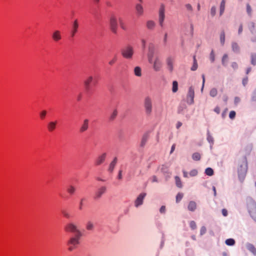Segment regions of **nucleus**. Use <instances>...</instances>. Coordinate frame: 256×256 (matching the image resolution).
<instances>
[{"label": "nucleus", "mask_w": 256, "mask_h": 256, "mask_svg": "<svg viewBox=\"0 0 256 256\" xmlns=\"http://www.w3.org/2000/svg\"><path fill=\"white\" fill-rule=\"evenodd\" d=\"M228 62V56L226 54L224 55L222 58V64L224 66H226Z\"/></svg>", "instance_id": "34"}, {"label": "nucleus", "mask_w": 256, "mask_h": 256, "mask_svg": "<svg viewBox=\"0 0 256 256\" xmlns=\"http://www.w3.org/2000/svg\"><path fill=\"white\" fill-rule=\"evenodd\" d=\"M119 24L122 29L124 30H127L126 24L124 20L121 18H119Z\"/></svg>", "instance_id": "26"}, {"label": "nucleus", "mask_w": 256, "mask_h": 256, "mask_svg": "<svg viewBox=\"0 0 256 256\" xmlns=\"http://www.w3.org/2000/svg\"><path fill=\"white\" fill-rule=\"evenodd\" d=\"M205 173L206 175L210 176L214 174V171L212 168H209L206 170Z\"/></svg>", "instance_id": "39"}, {"label": "nucleus", "mask_w": 256, "mask_h": 256, "mask_svg": "<svg viewBox=\"0 0 256 256\" xmlns=\"http://www.w3.org/2000/svg\"><path fill=\"white\" fill-rule=\"evenodd\" d=\"M236 116V112L234 111H231L230 113L229 116L231 119L234 118Z\"/></svg>", "instance_id": "53"}, {"label": "nucleus", "mask_w": 256, "mask_h": 256, "mask_svg": "<svg viewBox=\"0 0 256 256\" xmlns=\"http://www.w3.org/2000/svg\"><path fill=\"white\" fill-rule=\"evenodd\" d=\"M246 12L248 15L251 16L252 10L249 4L246 5Z\"/></svg>", "instance_id": "47"}, {"label": "nucleus", "mask_w": 256, "mask_h": 256, "mask_svg": "<svg viewBox=\"0 0 256 256\" xmlns=\"http://www.w3.org/2000/svg\"><path fill=\"white\" fill-rule=\"evenodd\" d=\"M175 182L178 187L180 188H182V184L180 177H175Z\"/></svg>", "instance_id": "30"}, {"label": "nucleus", "mask_w": 256, "mask_h": 256, "mask_svg": "<svg viewBox=\"0 0 256 256\" xmlns=\"http://www.w3.org/2000/svg\"><path fill=\"white\" fill-rule=\"evenodd\" d=\"M246 248L253 255L256 256V248L255 246L250 242H246L245 244Z\"/></svg>", "instance_id": "15"}, {"label": "nucleus", "mask_w": 256, "mask_h": 256, "mask_svg": "<svg viewBox=\"0 0 256 256\" xmlns=\"http://www.w3.org/2000/svg\"><path fill=\"white\" fill-rule=\"evenodd\" d=\"M52 38L56 42H58L62 39V32L59 30H55L52 34Z\"/></svg>", "instance_id": "12"}, {"label": "nucleus", "mask_w": 256, "mask_h": 256, "mask_svg": "<svg viewBox=\"0 0 256 256\" xmlns=\"http://www.w3.org/2000/svg\"><path fill=\"white\" fill-rule=\"evenodd\" d=\"M236 242L235 240L233 238H228L226 239L225 241V244L227 246H233L235 244Z\"/></svg>", "instance_id": "27"}, {"label": "nucleus", "mask_w": 256, "mask_h": 256, "mask_svg": "<svg viewBox=\"0 0 256 256\" xmlns=\"http://www.w3.org/2000/svg\"><path fill=\"white\" fill-rule=\"evenodd\" d=\"M210 60H211V62H213L214 61L215 56H214V52L213 50H212V52H211L210 54Z\"/></svg>", "instance_id": "46"}, {"label": "nucleus", "mask_w": 256, "mask_h": 256, "mask_svg": "<svg viewBox=\"0 0 256 256\" xmlns=\"http://www.w3.org/2000/svg\"><path fill=\"white\" fill-rule=\"evenodd\" d=\"M88 123H89L88 120L85 119L84 120V122H83L82 124V126L80 128V132H84L88 129Z\"/></svg>", "instance_id": "21"}, {"label": "nucleus", "mask_w": 256, "mask_h": 256, "mask_svg": "<svg viewBox=\"0 0 256 256\" xmlns=\"http://www.w3.org/2000/svg\"><path fill=\"white\" fill-rule=\"evenodd\" d=\"M247 208L248 212L250 214L256 212V202L251 198L246 199Z\"/></svg>", "instance_id": "6"}, {"label": "nucleus", "mask_w": 256, "mask_h": 256, "mask_svg": "<svg viewBox=\"0 0 256 256\" xmlns=\"http://www.w3.org/2000/svg\"><path fill=\"white\" fill-rule=\"evenodd\" d=\"M188 210L194 212L197 208V204L194 200H190L188 202L187 207Z\"/></svg>", "instance_id": "17"}, {"label": "nucleus", "mask_w": 256, "mask_h": 256, "mask_svg": "<svg viewBox=\"0 0 256 256\" xmlns=\"http://www.w3.org/2000/svg\"><path fill=\"white\" fill-rule=\"evenodd\" d=\"M144 106L147 114H150L152 111V100L150 97H146L144 100Z\"/></svg>", "instance_id": "10"}, {"label": "nucleus", "mask_w": 256, "mask_h": 256, "mask_svg": "<svg viewBox=\"0 0 256 256\" xmlns=\"http://www.w3.org/2000/svg\"><path fill=\"white\" fill-rule=\"evenodd\" d=\"M216 13V8L215 6H212L210 10V14L212 16H214Z\"/></svg>", "instance_id": "52"}, {"label": "nucleus", "mask_w": 256, "mask_h": 256, "mask_svg": "<svg viewBox=\"0 0 256 256\" xmlns=\"http://www.w3.org/2000/svg\"><path fill=\"white\" fill-rule=\"evenodd\" d=\"M184 194L182 192H178L177 195L176 196V202L179 203L182 200L183 198Z\"/></svg>", "instance_id": "31"}, {"label": "nucleus", "mask_w": 256, "mask_h": 256, "mask_svg": "<svg viewBox=\"0 0 256 256\" xmlns=\"http://www.w3.org/2000/svg\"><path fill=\"white\" fill-rule=\"evenodd\" d=\"M65 230L66 231L74 232L76 234L82 236L81 232L78 228L72 222L68 224L65 227Z\"/></svg>", "instance_id": "8"}, {"label": "nucleus", "mask_w": 256, "mask_h": 256, "mask_svg": "<svg viewBox=\"0 0 256 256\" xmlns=\"http://www.w3.org/2000/svg\"><path fill=\"white\" fill-rule=\"evenodd\" d=\"M110 25L112 32L116 34L117 32L118 22L117 18L115 16H111L110 20Z\"/></svg>", "instance_id": "9"}, {"label": "nucleus", "mask_w": 256, "mask_h": 256, "mask_svg": "<svg viewBox=\"0 0 256 256\" xmlns=\"http://www.w3.org/2000/svg\"><path fill=\"white\" fill-rule=\"evenodd\" d=\"M208 140L209 142H212V138L210 136H208Z\"/></svg>", "instance_id": "64"}, {"label": "nucleus", "mask_w": 256, "mask_h": 256, "mask_svg": "<svg viewBox=\"0 0 256 256\" xmlns=\"http://www.w3.org/2000/svg\"><path fill=\"white\" fill-rule=\"evenodd\" d=\"M232 50L234 52H239V46H238V44L236 43V42H233L232 44Z\"/></svg>", "instance_id": "37"}, {"label": "nucleus", "mask_w": 256, "mask_h": 256, "mask_svg": "<svg viewBox=\"0 0 256 256\" xmlns=\"http://www.w3.org/2000/svg\"><path fill=\"white\" fill-rule=\"evenodd\" d=\"M198 174V172L196 170H193L190 172V175L192 176H194Z\"/></svg>", "instance_id": "61"}, {"label": "nucleus", "mask_w": 256, "mask_h": 256, "mask_svg": "<svg viewBox=\"0 0 256 256\" xmlns=\"http://www.w3.org/2000/svg\"><path fill=\"white\" fill-rule=\"evenodd\" d=\"M222 215L224 216H227L228 215V210L226 209H225V208H223L222 210Z\"/></svg>", "instance_id": "54"}, {"label": "nucleus", "mask_w": 256, "mask_h": 256, "mask_svg": "<svg viewBox=\"0 0 256 256\" xmlns=\"http://www.w3.org/2000/svg\"><path fill=\"white\" fill-rule=\"evenodd\" d=\"M248 82V78L246 77L243 79L242 80V84L244 86H246Z\"/></svg>", "instance_id": "57"}, {"label": "nucleus", "mask_w": 256, "mask_h": 256, "mask_svg": "<svg viewBox=\"0 0 256 256\" xmlns=\"http://www.w3.org/2000/svg\"><path fill=\"white\" fill-rule=\"evenodd\" d=\"M78 22L77 20H76L73 23L72 30L71 31V35L73 37L75 36L77 32L78 29Z\"/></svg>", "instance_id": "20"}, {"label": "nucleus", "mask_w": 256, "mask_h": 256, "mask_svg": "<svg viewBox=\"0 0 256 256\" xmlns=\"http://www.w3.org/2000/svg\"><path fill=\"white\" fill-rule=\"evenodd\" d=\"M220 43L222 45H224L225 42V34L224 32L223 31L221 32L220 35Z\"/></svg>", "instance_id": "35"}, {"label": "nucleus", "mask_w": 256, "mask_h": 256, "mask_svg": "<svg viewBox=\"0 0 256 256\" xmlns=\"http://www.w3.org/2000/svg\"><path fill=\"white\" fill-rule=\"evenodd\" d=\"M206 228L204 226H202L200 230V236H202L206 233Z\"/></svg>", "instance_id": "44"}, {"label": "nucleus", "mask_w": 256, "mask_h": 256, "mask_svg": "<svg viewBox=\"0 0 256 256\" xmlns=\"http://www.w3.org/2000/svg\"><path fill=\"white\" fill-rule=\"evenodd\" d=\"M154 47L152 44L148 46V59L150 64L152 65V68L156 72L160 70L162 63L160 58L156 55L154 56Z\"/></svg>", "instance_id": "1"}, {"label": "nucleus", "mask_w": 256, "mask_h": 256, "mask_svg": "<svg viewBox=\"0 0 256 256\" xmlns=\"http://www.w3.org/2000/svg\"><path fill=\"white\" fill-rule=\"evenodd\" d=\"M134 74L137 76H142V70L139 66H136L134 69Z\"/></svg>", "instance_id": "28"}, {"label": "nucleus", "mask_w": 256, "mask_h": 256, "mask_svg": "<svg viewBox=\"0 0 256 256\" xmlns=\"http://www.w3.org/2000/svg\"><path fill=\"white\" fill-rule=\"evenodd\" d=\"M141 42L142 44V46L144 48H145L146 45V40L144 39H142Z\"/></svg>", "instance_id": "58"}, {"label": "nucleus", "mask_w": 256, "mask_h": 256, "mask_svg": "<svg viewBox=\"0 0 256 256\" xmlns=\"http://www.w3.org/2000/svg\"><path fill=\"white\" fill-rule=\"evenodd\" d=\"M247 170V165L245 162H243L238 168V174L240 176L245 175Z\"/></svg>", "instance_id": "14"}, {"label": "nucleus", "mask_w": 256, "mask_h": 256, "mask_svg": "<svg viewBox=\"0 0 256 256\" xmlns=\"http://www.w3.org/2000/svg\"><path fill=\"white\" fill-rule=\"evenodd\" d=\"M58 122L56 120L50 122L48 123L47 126V128L48 132H52L56 128Z\"/></svg>", "instance_id": "19"}, {"label": "nucleus", "mask_w": 256, "mask_h": 256, "mask_svg": "<svg viewBox=\"0 0 256 256\" xmlns=\"http://www.w3.org/2000/svg\"><path fill=\"white\" fill-rule=\"evenodd\" d=\"M148 133L145 134L142 137L140 145L142 146H143L146 144L148 140Z\"/></svg>", "instance_id": "25"}, {"label": "nucleus", "mask_w": 256, "mask_h": 256, "mask_svg": "<svg viewBox=\"0 0 256 256\" xmlns=\"http://www.w3.org/2000/svg\"><path fill=\"white\" fill-rule=\"evenodd\" d=\"M218 93L217 90L215 88H212L210 92V96L214 97L216 96Z\"/></svg>", "instance_id": "41"}, {"label": "nucleus", "mask_w": 256, "mask_h": 256, "mask_svg": "<svg viewBox=\"0 0 256 256\" xmlns=\"http://www.w3.org/2000/svg\"><path fill=\"white\" fill-rule=\"evenodd\" d=\"M252 64L254 65L256 64V54L252 55Z\"/></svg>", "instance_id": "49"}, {"label": "nucleus", "mask_w": 256, "mask_h": 256, "mask_svg": "<svg viewBox=\"0 0 256 256\" xmlns=\"http://www.w3.org/2000/svg\"><path fill=\"white\" fill-rule=\"evenodd\" d=\"M185 7L186 9L187 10L189 11V12H192V6H191V4H187L185 5Z\"/></svg>", "instance_id": "48"}, {"label": "nucleus", "mask_w": 256, "mask_h": 256, "mask_svg": "<svg viewBox=\"0 0 256 256\" xmlns=\"http://www.w3.org/2000/svg\"><path fill=\"white\" fill-rule=\"evenodd\" d=\"M97 82L96 77L92 76H88L86 80H84V88L86 91L90 90L91 85L94 86Z\"/></svg>", "instance_id": "5"}, {"label": "nucleus", "mask_w": 256, "mask_h": 256, "mask_svg": "<svg viewBox=\"0 0 256 256\" xmlns=\"http://www.w3.org/2000/svg\"><path fill=\"white\" fill-rule=\"evenodd\" d=\"M252 218L256 222V212H254L250 214Z\"/></svg>", "instance_id": "55"}, {"label": "nucleus", "mask_w": 256, "mask_h": 256, "mask_svg": "<svg viewBox=\"0 0 256 256\" xmlns=\"http://www.w3.org/2000/svg\"><path fill=\"white\" fill-rule=\"evenodd\" d=\"M194 88L192 86L189 88L187 95V102L189 104H192L194 102Z\"/></svg>", "instance_id": "13"}, {"label": "nucleus", "mask_w": 256, "mask_h": 256, "mask_svg": "<svg viewBox=\"0 0 256 256\" xmlns=\"http://www.w3.org/2000/svg\"><path fill=\"white\" fill-rule=\"evenodd\" d=\"M150 180L152 182H160L157 177H153L152 178L150 179Z\"/></svg>", "instance_id": "50"}, {"label": "nucleus", "mask_w": 256, "mask_h": 256, "mask_svg": "<svg viewBox=\"0 0 256 256\" xmlns=\"http://www.w3.org/2000/svg\"><path fill=\"white\" fill-rule=\"evenodd\" d=\"M122 55L126 59H132L134 53V48L130 45H128L122 48Z\"/></svg>", "instance_id": "3"}, {"label": "nucleus", "mask_w": 256, "mask_h": 256, "mask_svg": "<svg viewBox=\"0 0 256 256\" xmlns=\"http://www.w3.org/2000/svg\"><path fill=\"white\" fill-rule=\"evenodd\" d=\"M202 91L203 90L204 84V82H205V78H204V74L202 75Z\"/></svg>", "instance_id": "62"}, {"label": "nucleus", "mask_w": 256, "mask_h": 256, "mask_svg": "<svg viewBox=\"0 0 256 256\" xmlns=\"http://www.w3.org/2000/svg\"><path fill=\"white\" fill-rule=\"evenodd\" d=\"M106 156L107 154L106 152H104L99 155L95 160L94 164L96 166H98L102 164L105 162Z\"/></svg>", "instance_id": "11"}, {"label": "nucleus", "mask_w": 256, "mask_h": 256, "mask_svg": "<svg viewBox=\"0 0 256 256\" xmlns=\"http://www.w3.org/2000/svg\"><path fill=\"white\" fill-rule=\"evenodd\" d=\"M116 61V58H113L112 60L109 62V64L111 66L113 65Z\"/></svg>", "instance_id": "56"}, {"label": "nucleus", "mask_w": 256, "mask_h": 256, "mask_svg": "<svg viewBox=\"0 0 256 256\" xmlns=\"http://www.w3.org/2000/svg\"><path fill=\"white\" fill-rule=\"evenodd\" d=\"M94 228V224L92 222H91L90 221H88V222H87L86 224V228L87 230H91L93 229Z\"/></svg>", "instance_id": "32"}, {"label": "nucleus", "mask_w": 256, "mask_h": 256, "mask_svg": "<svg viewBox=\"0 0 256 256\" xmlns=\"http://www.w3.org/2000/svg\"><path fill=\"white\" fill-rule=\"evenodd\" d=\"M106 191V188L105 187H102L98 189L96 192V195L94 196L95 199H98L101 197L102 194L105 192Z\"/></svg>", "instance_id": "23"}, {"label": "nucleus", "mask_w": 256, "mask_h": 256, "mask_svg": "<svg viewBox=\"0 0 256 256\" xmlns=\"http://www.w3.org/2000/svg\"><path fill=\"white\" fill-rule=\"evenodd\" d=\"M146 196V192H142L138 195L134 202V205L136 208H138L144 204V200Z\"/></svg>", "instance_id": "7"}, {"label": "nucleus", "mask_w": 256, "mask_h": 256, "mask_svg": "<svg viewBox=\"0 0 256 256\" xmlns=\"http://www.w3.org/2000/svg\"><path fill=\"white\" fill-rule=\"evenodd\" d=\"M214 111L217 113V114H219L220 112V108L218 107V106H216L214 108Z\"/></svg>", "instance_id": "60"}, {"label": "nucleus", "mask_w": 256, "mask_h": 256, "mask_svg": "<svg viewBox=\"0 0 256 256\" xmlns=\"http://www.w3.org/2000/svg\"><path fill=\"white\" fill-rule=\"evenodd\" d=\"M192 158L194 160H200V155L198 153H197V152L194 153L192 155Z\"/></svg>", "instance_id": "42"}, {"label": "nucleus", "mask_w": 256, "mask_h": 256, "mask_svg": "<svg viewBox=\"0 0 256 256\" xmlns=\"http://www.w3.org/2000/svg\"><path fill=\"white\" fill-rule=\"evenodd\" d=\"M175 147H176V144H174L172 146V148H171V151H170V153H172L174 149H175Z\"/></svg>", "instance_id": "63"}, {"label": "nucleus", "mask_w": 256, "mask_h": 256, "mask_svg": "<svg viewBox=\"0 0 256 256\" xmlns=\"http://www.w3.org/2000/svg\"><path fill=\"white\" fill-rule=\"evenodd\" d=\"M68 191L69 193L72 194L74 192L75 190V188L72 186H70L69 188H68Z\"/></svg>", "instance_id": "51"}, {"label": "nucleus", "mask_w": 256, "mask_h": 256, "mask_svg": "<svg viewBox=\"0 0 256 256\" xmlns=\"http://www.w3.org/2000/svg\"><path fill=\"white\" fill-rule=\"evenodd\" d=\"M82 236L75 234L74 236L71 237L68 241L67 244L69 246L68 250L72 251L76 248L77 244H80V239Z\"/></svg>", "instance_id": "2"}, {"label": "nucleus", "mask_w": 256, "mask_h": 256, "mask_svg": "<svg viewBox=\"0 0 256 256\" xmlns=\"http://www.w3.org/2000/svg\"><path fill=\"white\" fill-rule=\"evenodd\" d=\"M146 26L148 29L152 30L156 26V23L153 20H149L147 21Z\"/></svg>", "instance_id": "24"}, {"label": "nucleus", "mask_w": 256, "mask_h": 256, "mask_svg": "<svg viewBox=\"0 0 256 256\" xmlns=\"http://www.w3.org/2000/svg\"><path fill=\"white\" fill-rule=\"evenodd\" d=\"M117 114H118V111H117V110H114L112 112V114H110V120H114L115 119V118L117 116Z\"/></svg>", "instance_id": "33"}, {"label": "nucleus", "mask_w": 256, "mask_h": 256, "mask_svg": "<svg viewBox=\"0 0 256 256\" xmlns=\"http://www.w3.org/2000/svg\"><path fill=\"white\" fill-rule=\"evenodd\" d=\"M136 12L138 16H140L144 14V8L140 4H137L136 5Z\"/></svg>", "instance_id": "18"}, {"label": "nucleus", "mask_w": 256, "mask_h": 256, "mask_svg": "<svg viewBox=\"0 0 256 256\" xmlns=\"http://www.w3.org/2000/svg\"><path fill=\"white\" fill-rule=\"evenodd\" d=\"M174 60V58L172 56H168L166 58V64L168 66V68L170 71H172L173 70Z\"/></svg>", "instance_id": "16"}, {"label": "nucleus", "mask_w": 256, "mask_h": 256, "mask_svg": "<svg viewBox=\"0 0 256 256\" xmlns=\"http://www.w3.org/2000/svg\"><path fill=\"white\" fill-rule=\"evenodd\" d=\"M225 4H226L225 0H222L221 2L220 6V15H222L224 11Z\"/></svg>", "instance_id": "29"}, {"label": "nucleus", "mask_w": 256, "mask_h": 256, "mask_svg": "<svg viewBox=\"0 0 256 256\" xmlns=\"http://www.w3.org/2000/svg\"><path fill=\"white\" fill-rule=\"evenodd\" d=\"M46 113L47 112L46 110H43L42 112H40V118L42 120H44L46 116Z\"/></svg>", "instance_id": "43"}, {"label": "nucleus", "mask_w": 256, "mask_h": 256, "mask_svg": "<svg viewBox=\"0 0 256 256\" xmlns=\"http://www.w3.org/2000/svg\"><path fill=\"white\" fill-rule=\"evenodd\" d=\"M178 89V84L176 81H174L172 82V92H176Z\"/></svg>", "instance_id": "36"}, {"label": "nucleus", "mask_w": 256, "mask_h": 256, "mask_svg": "<svg viewBox=\"0 0 256 256\" xmlns=\"http://www.w3.org/2000/svg\"><path fill=\"white\" fill-rule=\"evenodd\" d=\"M159 212L161 214H165L166 212V207L165 206H162L159 210Z\"/></svg>", "instance_id": "45"}, {"label": "nucleus", "mask_w": 256, "mask_h": 256, "mask_svg": "<svg viewBox=\"0 0 256 256\" xmlns=\"http://www.w3.org/2000/svg\"><path fill=\"white\" fill-rule=\"evenodd\" d=\"M165 12V5L164 4H162L158 10V24L161 28H162L164 25V22L166 18Z\"/></svg>", "instance_id": "4"}, {"label": "nucleus", "mask_w": 256, "mask_h": 256, "mask_svg": "<svg viewBox=\"0 0 256 256\" xmlns=\"http://www.w3.org/2000/svg\"><path fill=\"white\" fill-rule=\"evenodd\" d=\"M198 68V64L196 59L195 56L194 57V64L192 67L191 68L192 70H196Z\"/></svg>", "instance_id": "38"}, {"label": "nucleus", "mask_w": 256, "mask_h": 256, "mask_svg": "<svg viewBox=\"0 0 256 256\" xmlns=\"http://www.w3.org/2000/svg\"><path fill=\"white\" fill-rule=\"evenodd\" d=\"M232 66L234 68V69H236L238 68V64L235 62H234L232 64Z\"/></svg>", "instance_id": "59"}, {"label": "nucleus", "mask_w": 256, "mask_h": 256, "mask_svg": "<svg viewBox=\"0 0 256 256\" xmlns=\"http://www.w3.org/2000/svg\"><path fill=\"white\" fill-rule=\"evenodd\" d=\"M117 162H118V158L116 157H114V159L112 160L108 168V170L109 172H112L114 170Z\"/></svg>", "instance_id": "22"}, {"label": "nucleus", "mask_w": 256, "mask_h": 256, "mask_svg": "<svg viewBox=\"0 0 256 256\" xmlns=\"http://www.w3.org/2000/svg\"><path fill=\"white\" fill-rule=\"evenodd\" d=\"M190 226L192 230H194L196 228V224L194 220H192L190 222Z\"/></svg>", "instance_id": "40"}]
</instances>
